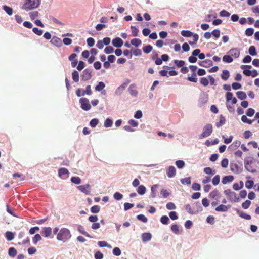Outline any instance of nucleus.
Segmentation results:
<instances>
[{"mask_svg":"<svg viewBox=\"0 0 259 259\" xmlns=\"http://www.w3.org/2000/svg\"><path fill=\"white\" fill-rule=\"evenodd\" d=\"M70 231L66 228H61L57 236V239L63 243L68 242L71 238Z\"/></svg>","mask_w":259,"mask_h":259,"instance_id":"obj_1","label":"nucleus"},{"mask_svg":"<svg viewBox=\"0 0 259 259\" xmlns=\"http://www.w3.org/2000/svg\"><path fill=\"white\" fill-rule=\"evenodd\" d=\"M41 0H26L23 9L28 11L38 8L40 4Z\"/></svg>","mask_w":259,"mask_h":259,"instance_id":"obj_2","label":"nucleus"},{"mask_svg":"<svg viewBox=\"0 0 259 259\" xmlns=\"http://www.w3.org/2000/svg\"><path fill=\"white\" fill-rule=\"evenodd\" d=\"M213 131V126L211 124L207 123L203 127L202 133L199 136L200 139L209 137Z\"/></svg>","mask_w":259,"mask_h":259,"instance_id":"obj_3","label":"nucleus"},{"mask_svg":"<svg viewBox=\"0 0 259 259\" xmlns=\"http://www.w3.org/2000/svg\"><path fill=\"white\" fill-rule=\"evenodd\" d=\"M224 193L226 195L229 200L234 202H239L240 201L239 198L237 196V194L232 191L230 189H227L224 191Z\"/></svg>","mask_w":259,"mask_h":259,"instance_id":"obj_4","label":"nucleus"},{"mask_svg":"<svg viewBox=\"0 0 259 259\" xmlns=\"http://www.w3.org/2000/svg\"><path fill=\"white\" fill-rule=\"evenodd\" d=\"M244 167L246 170L251 173H255L256 170L253 168L251 165L253 163V159L252 158H246L244 159Z\"/></svg>","mask_w":259,"mask_h":259,"instance_id":"obj_5","label":"nucleus"},{"mask_svg":"<svg viewBox=\"0 0 259 259\" xmlns=\"http://www.w3.org/2000/svg\"><path fill=\"white\" fill-rule=\"evenodd\" d=\"M79 102L80 104L81 108L84 111H87L91 109V106L88 99L84 97L81 98L79 100Z\"/></svg>","mask_w":259,"mask_h":259,"instance_id":"obj_6","label":"nucleus"},{"mask_svg":"<svg viewBox=\"0 0 259 259\" xmlns=\"http://www.w3.org/2000/svg\"><path fill=\"white\" fill-rule=\"evenodd\" d=\"M92 68L85 69L82 72V74L81 75V79L83 81H88L90 80L92 77Z\"/></svg>","mask_w":259,"mask_h":259,"instance_id":"obj_7","label":"nucleus"},{"mask_svg":"<svg viewBox=\"0 0 259 259\" xmlns=\"http://www.w3.org/2000/svg\"><path fill=\"white\" fill-rule=\"evenodd\" d=\"M230 170L234 174H239L242 172V168L235 163H230Z\"/></svg>","mask_w":259,"mask_h":259,"instance_id":"obj_8","label":"nucleus"},{"mask_svg":"<svg viewBox=\"0 0 259 259\" xmlns=\"http://www.w3.org/2000/svg\"><path fill=\"white\" fill-rule=\"evenodd\" d=\"M77 188L81 192L86 195H89L91 193V186L90 184H87L84 185H80L77 186Z\"/></svg>","mask_w":259,"mask_h":259,"instance_id":"obj_9","label":"nucleus"},{"mask_svg":"<svg viewBox=\"0 0 259 259\" xmlns=\"http://www.w3.org/2000/svg\"><path fill=\"white\" fill-rule=\"evenodd\" d=\"M252 68L251 65H242L241 66V68L243 69V73L246 76H250L251 74V71L250 69Z\"/></svg>","mask_w":259,"mask_h":259,"instance_id":"obj_10","label":"nucleus"},{"mask_svg":"<svg viewBox=\"0 0 259 259\" xmlns=\"http://www.w3.org/2000/svg\"><path fill=\"white\" fill-rule=\"evenodd\" d=\"M112 44L114 47L119 48L123 45V41L120 37H117L112 40Z\"/></svg>","mask_w":259,"mask_h":259,"instance_id":"obj_11","label":"nucleus"},{"mask_svg":"<svg viewBox=\"0 0 259 259\" xmlns=\"http://www.w3.org/2000/svg\"><path fill=\"white\" fill-rule=\"evenodd\" d=\"M213 64V62L212 60L210 59H206L205 60L199 61L198 62V65L201 67H203L205 68L209 67L212 66Z\"/></svg>","mask_w":259,"mask_h":259,"instance_id":"obj_12","label":"nucleus"},{"mask_svg":"<svg viewBox=\"0 0 259 259\" xmlns=\"http://www.w3.org/2000/svg\"><path fill=\"white\" fill-rule=\"evenodd\" d=\"M228 53L229 54L231 57L233 56L235 58H237L240 56V51L237 48L231 49L228 52Z\"/></svg>","mask_w":259,"mask_h":259,"instance_id":"obj_13","label":"nucleus"},{"mask_svg":"<svg viewBox=\"0 0 259 259\" xmlns=\"http://www.w3.org/2000/svg\"><path fill=\"white\" fill-rule=\"evenodd\" d=\"M176 174V170L174 166H170L166 171V175L168 178H173Z\"/></svg>","mask_w":259,"mask_h":259,"instance_id":"obj_14","label":"nucleus"},{"mask_svg":"<svg viewBox=\"0 0 259 259\" xmlns=\"http://www.w3.org/2000/svg\"><path fill=\"white\" fill-rule=\"evenodd\" d=\"M58 175L60 177L65 179L68 177L69 171L65 168H61L58 170Z\"/></svg>","mask_w":259,"mask_h":259,"instance_id":"obj_15","label":"nucleus"},{"mask_svg":"<svg viewBox=\"0 0 259 259\" xmlns=\"http://www.w3.org/2000/svg\"><path fill=\"white\" fill-rule=\"evenodd\" d=\"M136 85L134 83L131 84L128 88V91L130 95L133 97H136L138 95V91L135 89Z\"/></svg>","mask_w":259,"mask_h":259,"instance_id":"obj_16","label":"nucleus"},{"mask_svg":"<svg viewBox=\"0 0 259 259\" xmlns=\"http://www.w3.org/2000/svg\"><path fill=\"white\" fill-rule=\"evenodd\" d=\"M230 207H231V206L229 205H225L223 204H221V205H219L218 206H217V207H215V210L217 212H224L227 211L228 209L230 208Z\"/></svg>","mask_w":259,"mask_h":259,"instance_id":"obj_17","label":"nucleus"},{"mask_svg":"<svg viewBox=\"0 0 259 259\" xmlns=\"http://www.w3.org/2000/svg\"><path fill=\"white\" fill-rule=\"evenodd\" d=\"M50 42L58 47H61L62 45L61 39L56 36H54L51 39Z\"/></svg>","mask_w":259,"mask_h":259,"instance_id":"obj_18","label":"nucleus"},{"mask_svg":"<svg viewBox=\"0 0 259 259\" xmlns=\"http://www.w3.org/2000/svg\"><path fill=\"white\" fill-rule=\"evenodd\" d=\"M77 231L80 233L81 234L84 235L85 236L90 238H93V237L91 236L87 232L84 230V228L83 226L81 225H79L77 226Z\"/></svg>","mask_w":259,"mask_h":259,"instance_id":"obj_19","label":"nucleus"},{"mask_svg":"<svg viewBox=\"0 0 259 259\" xmlns=\"http://www.w3.org/2000/svg\"><path fill=\"white\" fill-rule=\"evenodd\" d=\"M52 231V229L51 227H44L42 228V231L41 234L44 237L48 238L51 234Z\"/></svg>","mask_w":259,"mask_h":259,"instance_id":"obj_20","label":"nucleus"},{"mask_svg":"<svg viewBox=\"0 0 259 259\" xmlns=\"http://www.w3.org/2000/svg\"><path fill=\"white\" fill-rule=\"evenodd\" d=\"M142 240L144 242L150 241L152 238V235L150 233H143L141 235Z\"/></svg>","mask_w":259,"mask_h":259,"instance_id":"obj_21","label":"nucleus"},{"mask_svg":"<svg viewBox=\"0 0 259 259\" xmlns=\"http://www.w3.org/2000/svg\"><path fill=\"white\" fill-rule=\"evenodd\" d=\"M234 180V177L232 175L226 176L222 178V183L223 184H226L231 183Z\"/></svg>","mask_w":259,"mask_h":259,"instance_id":"obj_22","label":"nucleus"},{"mask_svg":"<svg viewBox=\"0 0 259 259\" xmlns=\"http://www.w3.org/2000/svg\"><path fill=\"white\" fill-rule=\"evenodd\" d=\"M236 212L237 214L242 218H244L246 220L251 219V216L249 214L244 213L243 211L239 209H237Z\"/></svg>","mask_w":259,"mask_h":259,"instance_id":"obj_23","label":"nucleus"},{"mask_svg":"<svg viewBox=\"0 0 259 259\" xmlns=\"http://www.w3.org/2000/svg\"><path fill=\"white\" fill-rule=\"evenodd\" d=\"M16 234L15 232H12L11 231H7L5 233V236L7 240L9 241H12L14 239L15 235Z\"/></svg>","mask_w":259,"mask_h":259,"instance_id":"obj_24","label":"nucleus"},{"mask_svg":"<svg viewBox=\"0 0 259 259\" xmlns=\"http://www.w3.org/2000/svg\"><path fill=\"white\" fill-rule=\"evenodd\" d=\"M158 187V185L155 184L152 186L151 187V194L150 197L151 198H155L156 197V189Z\"/></svg>","mask_w":259,"mask_h":259,"instance_id":"obj_25","label":"nucleus"},{"mask_svg":"<svg viewBox=\"0 0 259 259\" xmlns=\"http://www.w3.org/2000/svg\"><path fill=\"white\" fill-rule=\"evenodd\" d=\"M137 191L140 195H143L146 192V188L144 185H139L137 188Z\"/></svg>","mask_w":259,"mask_h":259,"instance_id":"obj_26","label":"nucleus"},{"mask_svg":"<svg viewBox=\"0 0 259 259\" xmlns=\"http://www.w3.org/2000/svg\"><path fill=\"white\" fill-rule=\"evenodd\" d=\"M17 253V250L13 247H10L8 249V255L11 257H14Z\"/></svg>","mask_w":259,"mask_h":259,"instance_id":"obj_27","label":"nucleus"},{"mask_svg":"<svg viewBox=\"0 0 259 259\" xmlns=\"http://www.w3.org/2000/svg\"><path fill=\"white\" fill-rule=\"evenodd\" d=\"M236 95H237L238 98L241 100H244L247 98L246 93L243 91L237 92Z\"/></svg>","mask_w":259,"mask_h":259,"instance_id":"obj_28","label":"nucleus"},{"mask_svg":"<svg viewBox=\"0 0 259 259\" xmlns=\"http://www.w3.org/2000/svg\"><path fill=\"white\" fill-rule=\"evenodd\" d=\"M208 101L207 97L205 96H201L198 101L199 106L202 107Z\"/></svg>","mask_w":259,"mask_h":259,"instance_id":"obj_29","label":"nucleus"},{"mask_svg":"<svg viewBox=\"0 0 259 259\" xmlns=\"http://www.w3.org/2000/svg\"><path fill=\"white\" fill-rule=\"evenodd\" d=\"M222 60L225 63H230L233 62V59L230 55H226L223 57Z\"/></svg>","mask_w":259,"mask_h":259,"instance_id":"obj_30","label":"nucleus"},{"mask_svg":"<svg viewBox=\"0 0 259 259\" xmlns=\"http://www.w3.org/2000/svg\"><path fill=\"white\" fill-rule=\"evenodd\" d=\"M2 8L8 15L11 16L12 15L13 10L11 7L4 5Z\"/></svg>","mask_w":259,"mask_h":259,"instance_id":"obj_31","label":"nucleus"},{"mask_svg":"<svg viewBox=\"0 0 259 259\" xmlns=\"http://www.w3.org/2000/svg\"><path fill=\"white\" fill-rule=\"evenodd\" d=\"M230 77L229 71L227 70H223L221 75V78L224 80H227Z\"/></svg>","mask_w":259,"mask_h":259,"instance_id":"obj_32","label":"nucleus"},{"mask_svg":"<svg viewBox=\"0 0 259 259\" xmlns=\"http://www.w3.org/2000/svg\"><path fill=\"white\" fill-rule=\"evenodd\" d=\"M131 44L136 47H138L142 44V41L139 38H134L131 40Z\"/></svg>","mask_w":259,"mask_h":259,"instance_id":"obj_33","label":"nucleus"},{"mask_svg":"<svg viewBox=\"0 0 259 259\" xmlns=\"http://www.w3.org/2000/svg\"><path fill=\"white\" fill-rule=\"evenodd\" d=\"M72 77L73 81L77 82L79 80V74L76 70H74L72 73Z\"/></svg>","mask_w":259,"mask_h":259,"instance_id":"obj_34","label":"nucleus"},{"mask_svg":"<svg viewBox=\"0 0 259 259\" xmlns=\"http://www.w3.org/2000/svg\"><path fill=\"white\" fill-rule=\"evenodd\" d=\"M226 122L225 118L222 115H221L220 117V120L218 122L216 123V126L217 127H220L223 125Z\"/></svg>","mask_w":259,"mask_h":259,"instance_id":"obj_35","label":"nucleus"},{"mask_svg":"<svg viewBox=\"0 0 259 259\" xmlns=\"http://www.w3.org/2000/svg\"><path fill=\"white\" fill-rule=\"evenodd\" d=\"M248 53L250 55L254 56L257 55L256 48L254 46H251L248 49Z\"/></svg>","mask_w":259,"mask_h":259,"instance_id":"obj_36","label":"nucleus"},{"mask_svg":"<svg viewBox=\"0 0 259 259\" xmlns=\"http://www.w3.org/2000/svg\"><path fill=\"white\" fill-rule=\"evenodd\" d=\"M105 87V84L104 82L100 81L95 87V89L96 91H101Z\"/></svg>","mask_w":259,"mask_h":259,"instance_id":"obj_37","label":"nucleus"},{"mask_svg":"<svg viewBox=\"0 0 259 259\" xmlns=\"http://www.w3.org/2000/svg\"><path fill=\"white\" fill-rule=\"evenodd\" d=\"M181 34L184 37H190L192 36L193 32L189 30H182Z\"/></svg>","mask_w":259,"mask_h":259,"instance_id":"obj_38","label":"nucleus"},{"mask_svg":"<svg viewBox=\"0 0 259 259\" xmlns=\"http://www.w3.org/2000/svg\"><path fill=\"white\" fill-rule=\"evenodd\" d=\"M42 239L41 236L39 234H36L32 238V242L34 245H36L37 242Z\"/></svg>","mask_w":259,"mask_h":259,"instance_id":"obj_39","label":"nucleus"},{"mask_svg":"<svg viewBox=\"0 0 259 259\" xmlns=\"http://www.w3.org/2000/svg\"><path fill=\"white\" fill-rule=\"evenodd\" d=\"M175 164L179 169H182L185 165V162L182 160L176 161Z\"/></svg>","mask_w":259,"mask_h":259,"instance_id":"obj_40","label":"nucleus"},{"mask_svg":"<svg viewBox=\"0 0 259 259\" xmlns=\"http://www.w3.org/2000/svg\"><path fill=\"white\" fill-rule=\"evenodd\" d=\"M188 80L193 82H196L198 78L197 77V74L196 73H193L191 76H189L187 78Z\"/></svg>","mask_w":259,"mask_h":259,"instance_id":"obj_41","label":"nucleus"},{"mask_svg":"<svg viewBox=\"0 0 259 259\" xmlns=\"http://www.w3.org/2000/svg\"><path fill=\"white\" fill-rule=\"evenodd\" d=\"M152 49L153 47L150 45H146L143 48V52L146 54L150 53L152 51Z\"/></svg>","mask_w":259,"mask_h":259,"instance_id":"obj_42","label":"nucleus"},{"mask_svg":"<svg viewBox=\"0 0 259 259\" xmlns=\"http://www.w3.org/2000/svg\"><path fill=\"white\" fill-rule=\"evenodd\" d=\"M70 181L71 183L75 184H79L81 183V179L79 177H72Z\"/></svg>","mask_w":259,"mask_h":259,"instance_id":"obj_43","label":"nucleus"},{"mask_svg":"<svg viewBox=\"0 0 259 259\" xmlns=\"http://www.w3.org/2000/svg\"><path fill=\"white\" fill-rule=\"evenodd\" d=\"M241 119L243 122L247 123L249 124H252L253 121L254 120V119L250 120L248 119L246 116L245 115L242 116Z\"/></svg>","mask_w":259,"mask_h":259,"instance_id":"obj_44","label":"nucleus"},{"mask_svg":"<svg viewBox=\"0 0 259 259\" xmlns=\"http://www.w3.org/2000/svg\"><path fill=\"white\" fill-rule=\"evenodd\" d=\"M112 125L113 121L111 119L108 118L105 120L104 125L105 127H110Z\"/></svg>","mask_w":259,"mask_h":259,"instance_id":"obj_45","label":"nucleus"},{"mask_svg":"<svg viewBox=\"0 0 259 259\" xmlns=\"http://www.w3.org/2000/svg\"><path fill=\"white\" fill-rule=\"evenodd\" d=\"M220 181V176L219 175H215L212 180V182L213 185L216 186L218 185Z\"/></svg>","mask_w":259,"mask_h":259,"instance_id":"obj_46","label":"nucleus"},{"mask_svg":"<svg viewBox=\"0 0 259 259\" xmlns=\"http://www.w3.org/2000/svg\"><path fill=\"white\" fill-rule=\"evenodd\" d=\"M171 230L173 233L175 234L178 235L179 234V229L178 225L173 224L171 226Z\"/></svg>","mask_w":259,"mask_h":259,"instance_id":"obj_47","label":"nucleus"},{"mask_svg":"<svg viewBox=\"0 0 259 259\" xmlns=\"http://www.w3.org/2000/svg\"><path fill=\"white\" fill-rule=\"evenodd\" d=\"M131 29L132 30V34L133 36H137L139 33V29L134 26H131Z\"/></svg>","mask_w":259,"mask_h":259,"instance_id":"obj_48","label":"nucleus"},{"mask_svg":"<svg viewBox=\"0 0 259 259\" xmlns=\"http://www.w3.org/2000/svg\"><path fill=\"white\" fill-rule=\"evenodd\" d=\"M254 29L252 28H248L245 31V34L247 36H251L253 34Z\"/></svg>","mask_w":259,"mask_h":259,"instance_id":"obj_49","label":"nucleus"},{"mask_svg":"<svg viewBox=\"0 0 259 259\" xmlns=\"http://www.w3.org/2000/svg\"><path fill=\"white\" fill-rule=\"evenodd\" d=\"M137 218L138 220L141 221L143 223H146L148 221L147 218L142 214H139L137 216Z\"/></svg>","mask_w":259,"mask_h":259,"instance_id":"obj_50","label":"nucleus"},{"mask_svg":"<svg viewBox=\"0 0 259 259\" xmlns=\"http://www.w3.org/2000/svg\"><path fill=\"white\" fill-rule=\"evenodd\" d=\"M174 63L178 67H182L185 65V61L183 60H175Z\"/></svg>","mask_w":259,"mask_h":259,"instance_id":"obj_51","label":"nucleus"},{"mask_svg":"<svg viewBox=\"0 0 259 259\" xmlns=\"http://www.w3.org/2000/svg\"><path fill=\"white\" fill-rule=\"evenodd\" d=\"M204 172L207 175H213L215 172V170H212L210 167H205L204 168Z\"/></svg>","mask_w":259,"mask_h":259,"instance_id":"obj_52","label":"nucleus"},{"mask_svg":"<svg viewBox=\"0 0 259 259\" xmlns=\"http://www.w3.org/2000/svg\"><path fill=\"white\" fill-rule=\"evenodd\" d=\"M99 123V120L97 118L92 119L90 122V125L92 127H95Z\"/></svg>","mask_w":259,"mask_h":259,"instance_id":"obj_53","label":"nucleus"},{"mask_svg":"<svg viewBox=\"0 0 259 259\" xmlns=\"http://www.w3.org/2000/svg\"><path fill=\"white\" fill-rule=\"evenodd\" d=\"M113 198L117 201L120 200L123 198V195L120 193L116 192L113 195Z\"/></svg>","mask_w":259,"mask_h":259,"instance_id":"obj_54","label":"nucleus"},{"mask_svg":"<svg viewBox=\"0 0 259 259\" xmlns=\"http://www.w3.org/2000/svg\"><path fill=\"white\" fill-rule=\"evenodd\" d=\"M100 207L98 205H94L91 208V211L93 213H97L100 211Z\"/></svg>","mask_w":259,"mask_h":259,"instance_id":"obj_55","label":"nucleus"},{"mask_svg":"<svg viewBox=\"0 0 259 259\" xmlns=\"http://www.w3.org/2000/svg\"><path fill=\"white\" fill-rule=\"evenodd\" d=\"M32 31L34 33L38 36H41L43 33V30L38 29L37 27H34L32 29Z\"/></svg>","mask_w":259,"mask_h":259,"instance_id":"obj_56","label":"nucleus"},{"mask_svg":"<svg viewBox=\"0 0 259 259\" xmlns=\"http://www.w3.org/2000/svg\"><path fill=\"white\" fill-rule=\"evenodd\" d=\"M169 220V218L166 215H163L160 218L161 223L164 225L167 224Z\"/></svg>","mask_w":259,"mask_h":259,"instance_id":"obj_57","label":"nucleus"},{"mask_svg":"<svg viewBox=\"0 0 259 259\" xmlns=\"http://www.w3.org/2000/svg\"><path fill=\"white\" fill-rule=\"evenodd\" d=\"M181 182L182 184L189 185L191 184V178L187 177L181 179Z\"/></svg>","mask_w":259,"mask_h":259,"instance_id":"obj_58","label":"nucleus"},{"mask_svg":"<svg viewBox=\"0 0 259 259\" xmlns=\"http://www.w3.org/2000/svg\"><path fill=\"white\" fill-rule=\"evenodd\" d=\"M114 52V49L112 46H107L104 49V52L107 54H110Z\"/></svg>","mask_w":259,"mask_h":259,"instance_id":"obj_59","label":"nucleus"},{"mask_svg":"<svg viewBox=\"0 0 259 259\" xmlns=\"http://www.w3.org/2000/svg\"><path fill=\"white\" fill-rule=\"evenodd\" d=\"M166 208L168 210H174L176 208V206L174 203L168 202L166 205Z\"/></svg>","mask_w":259,"mask_h":259,"instance_id":"obj_60","label":"nucleus"},{"mask_svg":"<svg viewBox=\"0 0 259 259\" xmlns=\"http://www.w3.org/2000/svg\"><path fill=\"white\" fill-rule=\"evenodd\" d=\"M38 12L37 11H34L29 13V15L31 20H34L38 16Z\"/></svg>","mask_w":259,"mask_h":259,"instance_id":"obj_61","label":"nucleus"},{"mask_svg":"<svg viewBox=\"0 0 259 259\" xmlns=\"http://www.w3.org/2000/svg\"><path fill=\"white\" fill-rule=\"evenodd\" d=\"M161 194L162 195L163 197L164 198H167L170 195V193L168 192L166 189H162L161 190Z\"/></svg>","mask_w":259,"mask_h":259,"instance_id":"obj_62","label":"nucleus"},{"mask_svg":"<svg viewBox=\"0 0 259 259\" xmlns=\"http://www.w3.org/2000/svg\"><path fill=\"white\" fill-rule=\"evenodd\" d=\"M251 204V201L250 200H247L244 202L242 203V207L243 208L246 209L249 208Z\"/></svg>","mask_w":259,"mask_h":259,"instance_id":"obj_63","label":"nucleus"},{"mask_svg":"<svg viewBox=\"0 0 259 259\" xmlns=\"http://www.w3.org/2000/svg\"><path fill=\"white\" fill-rule=\"evenodd\" d=\"M121 253V250L119 247H115L113 250V254L115 256H119Z\"/></svg>","mask_w":259,"mask_h":259,"instance_id":"obj_64","label":"nucleus"}]
</instances>
